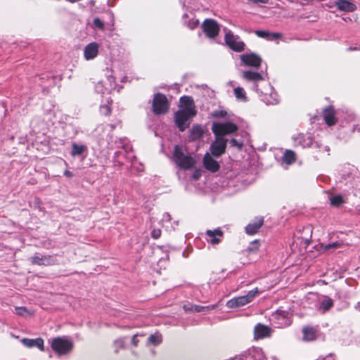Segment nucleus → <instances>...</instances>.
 <instances>
[{
	"mask_svg": "<svg viewBox=\"0 0 360 360\" xmlns=\"http://www.w3.org/2000/svg\"><path fill=\"white\" fill-rule=\"evenodd\" d=\"M64 175L65 176H67L68 178H72L73 176V174L72 172L69 171V170H65L64 172Z\"/></svg>",
	"mask_w": 360,
	"mask_h": 360,
	"instance_id": "50",
	"label": "nucleus"
},
{
	"mask_svg": "<svg viewBox=\"0 0 360 360\" xmlns=\"http://www.w3.org/2000/svg\"><path fill=\"white\" fill-rule=\"evenodd\" d=\"M257 288L250 290L247 295L234 297L227 302V307L229 308L240 307L251 302L253 299L259 294Z\"/></svg>",
	"mask_w": 360,
	"mask_h": 360,
	"instance_id": "6",
	"label": "nucleus"
},
{
	"mask_svg": "<svg viewBox=\"0 0 360 360\" xmlns=\"http://www.w3.org/2000/svg\"><path fill=\"white\" fill-rule=\"evenodd\" d=\"M73 347V342L65 337H57L51 340V348L58 355L68 354Z\"/></svg>",
	"mask_w": 360,
	"mask_h": 360,
	"instance_id": "4",
	"label": "nucleus"
},
{
	"mask_svg": "<svg viewBox=\"0 0 360 360\" xmlns=\"http://www.w3.org/2000/svg\"><path fill=\"white\" fill-rule=\"evenodd\" d=\"M234 94L238 100L245 102L247 101L246 94L243 88L236 87L234 89Z\"/></svg>",
	"mask_w": 360,
	"mask_h": 360,
	"instance_id": "28",
	"label": "nucleus"
},
{
	"mask_svg": "<svg viewBox=\"0 0 360 360\" xmlns=\"http://www.w3.org/2000/svg\"><path fill=\"white\" fill-rule=\"evenodd\" d=\"M227 139L223 137L215 136L214 141L210 146V151L213 156L220 157L226 148Z\"/></svg>",
	"mask_w": 360,
	"mask_h": 360,
	"instance_id": "9",
	"label": "nucleus"
},
{
	"mask_svg": "<svg viewBox=\"0 0 360 360\" xmlns=\"http://www.w3.org/2000/svg\"><path fill=\"white\" fill-rule=\"evenodd\" d=\"M342 243L337 241L328 245H322L323 249L326 251L330 249H337L341 248Z\"/></svg>",
	"mask_w": 360,
	"mask_h": 360,
	"instance_id": "31",
	"label": "nucleus"
},
{
	"mask_svg": "<svg viewBox=\"0 0 360 360\" xmlns=\"http://www.w3.org/2000/svg\"><path fill=\"white\" fill-rule=\"evenodd\" d=\"M172 160L176 165L184 169H190L195 165L196 160L186 150L180 146H175Z\"/></svg>",
	"mask_w": 360,
	"mask_h": 360,
	"instance_id": "3",
	"label": "nucleus"
},
{
	"mask_svg": "<svg viewBox=\"0 0 360 360\" xmlns=\"http://www.w3.org/2000/svg\"><path fill=\"white\" fill-rule=\"evenodd\" d=\"M184 309L186 311H193V308L191 307V305H184Z\"/></svg>",
	"mask_w": 360,
	"mask_h": 360,
	"instance_id": "52",
	"label": "nucleus"
},
{
	"mask_svg": "<svg viewBox=\"0 0 360 360\" xmlns=\"http://www.w3.org/2000/svg\"><path fill=\"white\" fill-rule=\"evenodd\" d=\"M21 342L27 347H37L41 351L44 350V340L41 338L29 339L23 338L21 340Z\"/></svg>",
	"mask_w": 360,
	"mask_h": 360,
	"instance_id": "19",
	"label": "nucleus"
},
{
	"mask_svg": "<svg viewBox=\"0 0 360 360\" xmlns=\"http://www.w3.org/2000/svg\"><path fill=\"white\" fill-rule=\"evenodd\" d=\"M171 220V216L169 213H165L162 218V221H169Z\"/></svg>",
	"mask_w": 360,
	"mask_h": 360,
	"instance_id": "47",
	"label": "nucleus"
},
{
	"mask_svg": "<svg viewBox=\"0 0 360 360\" xmlns=\"http://www.w3.org/2000/svg\"><path fill=\"white\" fill-rule=\"evenodd\" d=\"M271 333V328L263 324L258 323L255 327L254 335L255 339H263L269 337Z\"/></svg>",
	"mask_w": 360,
	"mask_h": 360,
	"instance_id": "17",
	"label": "nucleus"
},
{
	"mask_svg": "<svg viewBox=\"0 0 360 360\" xmlns=\"http://www.w3.org/2000/svg\"><path fill=\"white\" fill-rule=\"evenodd\" d=\"M283 161L290 165L295 161V153L291 150H286L283 156Z\"/></svg>",
	"mask_w": 360,
	"mask_h": 360,
	"instance_id": "26",
	"label": "nucleus"
},
{
	"mask_svg": "<svg viewBox=\"0 0 360 360\" xmlns=\"http://www.w3.org/2000/svg\"><path fill=\"white\" fill-rule=\"evenodd\" d=\"M264 223L262 217L257 218L255 221L250 223L245 227V231L249 235H253L256 233Z\"/></svg>",
	"mask_w": 360,
	"mask_h": 360,
	"instance_id": "20",
	"label": "nucleus"
},
{
	"mask_svg": "<svg viewBox=\"0 0 360 360\" xmlns=\"http://www.w3.org/2000/svg\"><path fill=\"white\" fill-rule=\"evenodd\" d=\"M124 340L123 338H118L114 341L113 347L115 348V352H118L120 349L124 348Z\"/></svg>",
	"mask_w": 360,
	"mask_h": 360,
	"instance_id": "33",
	"label": "nucleus"
},
{
	"mask_svg": "<svg viewBox=\"0 0 360 360\" xmlns=\"http://www.w3.org/2000/svg\"><path fill=\"white\" fill-rule=\"evenodd\" d=\"M338 9L345 12H353L356 10V4L348 0H338L335 2Z\"/></svg>",
	"mask_w": 360,
	"mask_h": 360,
	"instance_id": "18",
	"label": "nucleus"
},
{
	"mask_svg": "<svg viewBox=\"0 0 360 360\" xmlns=\"http://www.w3.org/2000/svg\"><path fill=\"white\" fill-rule=\"evenodd\" d=\"M203 132V129L200 125H193L190 131V138L193 141L198 140L202 137Z\"/></svg>",
	"mask_w": 360,
	"mask_h": 360,
	"instance_id": "24",
	"label": "nucleus"
},
{
	"mask_svg": "<svg viewBox=\"0 0 360 360\" xmlns=\"http://www.w3.org/2000/svg\"><path fill=\"white\" fill-rule=\"evenodd\" d=\"M203 165L206 169L212 172H216L219 169L218 162L213 159L209 153H206L204 155Z\"/></svg>",
	"mask_w": 360,
	"mask_h": 360,
	"instance_id": "16",
	"label": "nucleus"
},
{
	"mask_svg": "<svg viewBox=\"0 0 360 360\" xmlns=\"http://www.w3.org/2000/svg\"><path fill=\"white\" fill-rule=\"evenodd\" d=\"M248 360H266L261 352H255Z\"/></svg>",
	"mask_w": 360,
	"mask_h": 360,
	"instance_id": "36",
	"label": "nucleus"
},
{
	"mask_svg": "<svg viewBox=\"0 0 360 360\" xmlns=\"http://www.w3.org/2000/svg\"><path fill=\"white\" fill-rule=\"evenodd\" d=\"M162 231L160 229H153L151 231V237L153 239H158L161 236Z\"/></svg>",
	"mask_w": 360,
	"mask_h": 360,
	"instance_id": "41",
	"label": "nucleus"
},
{
	"mask_svg": "<svg viewBox=\"0 0 360 360\" xmlns=\"http://www.w3.org/2000/svg\"><path fill=\"white\" fill-rule=\"evenodd\" d=\"M281 37V34L278 32H269L268 40H276Z\"/></svg>",
	"mask_w": 360,
	"mask_h": 360,
	"instance_id": "42",
	"label": "nucleus"
},
{
	"mask_svg": "<svg viewBox=\"0 0 360 360\" xmlns=\"http://www.w3.org/2000/svg\"><path fill=\"white\" fill-rule=\"evenodd\" d=\"M115 80L112 76H108L105 80L98 82L96 86L95 89L98 93L100 94H108L112 89H115Z\"/></svg>",
	"mask_w": 360,
	"mask_h": 360,
	"instance_id": "10",
	"label": "nucleus"
},
{
	"mask_svg": "<svg viewBox=\"0 0 360 360\" xmlns=\"http://www.w3.org/2000/svg\"><path fill=\"white\" fill-rule=\"evenodd\" d=\"M49 257H40V255H34L30 258L32 263L38 265H46L49 264Z\"/></svg>",
	"mask_w": 360,
	"mask_h": 360,
	"instance_id": "25",
	"label": "nucleus"
},
{
	"mask_svg": "<svg viewBox=\"0 0 360 360\" xmlns=\"http://www.w3.org/2000/svg\"><path fill=\"white\" fill-rule=\"evenodd\" d=\"M227 115L226 111L225 110H215L212 112V116L214 117H225Z\"/></svg>",
	"mask_w": 360,
	"mask_h": 360,
	"instance_id": "40",
	"label": "nucleus"
},
{
	"mask_svg": "<svg viewBox=\"0 0 360 360\" xmlns=\"http://www.w3.org/2000/svg\"><path fill=\"white\" fill-rule=\"evenodd\" d=\"M204 307H205V311H210V310H212V309H215L217 307V305H215V304L208 305V306H204Z\"/></svg>",
	"mask_w": 360,
	"mask_h": 360,
	"instance_id": "49",
	"label": "nucleus"
},
{
	"mask_svg": "<svg viewBox=\"0 0 360 360\" xmlns=\"http://www.w3.org/2000/svg\"><path fill=\"white\" fill-rule=\"evenodd\" d=\"M181 109L174 114V122L181 131H184L190 124L189 119L196 115L193 101L191 97L183 96L180 99Z\"/></svg>",
	"mask_w": 360,
	"mask_h": 360,
	"instance_id": "2",
	"label": "nucleus"
},
{
	"mask_svg": "<svg viewBox=\"0 0 360 360\" xmlns=\"http://www.w3.org/2000/svg\"><path fill=\"white\" fill-rule=\"evenodd\" d=\"M225 42L231 49L236 52H241L245 49V43L240 40L238 35L233 34L231 31L226 33Z\"/></svg>",
	"mask_w": 360,
	"mask_h": 360,
	"instance_id": "8",
	"label": "nucleus"
},
{
	"mask_svg": "<svg viewBox=\"0 0 360 360\" xmlns=\"http://www.w3.org/2000/svg\"><path fill=\"white\" fill-rule=\"evenodd\" d=\"M137 336L138 335H134L132 338H131V344L136 347L138 345V343H139V340L137 339Z\"/></svg>",
	"mask_w": 360,
	"mask_h": 360,
	"instance_id": "48",
	"label": "nucleus"
},
{
	"mask_svg": "<svg viewBox=\"0 0 360 360\" xmlns=\"http://www.w3.org/2000/svg\"><path fill=\"white\" fill-rule=\"evenodd\" d=\"M206 235L208 237L207 239L208 243L212 245H217L221 241L224 233L221 229L217 228L214 230H207Z\"/></svg>",
	"mask_w": 360,
	"mask_h": 360,
	"instance_id": "15",
	"label": "nucleus"
},
{
	"mask_svg": "<svg viewBox=\"0 0 360 360\" xmlns=\"http://www.w3.org/2000/svg\"><path fill=\"white\" fill-rule=\"evenodd\" d=\"M148 341L153 345H158L162 342V335L158 333L152 334L148 337Z\"/></svg>",
	"mask_w": 360,
	"mask_h": 360,
	"instance_id": "30",
	"label": "nucleus"
},
{
	"mask_svg": "<svg viewBox=\"0 0 360 360\" xmlns=\"http://www.w3.org/2000/svg\"><path fill=\"white\" fill-rule=\"evenodd\" d=\"M312 146V141L311 139L309 137L308 138V140H307V142L306 143H304L303 144V147H310Z\"/></svg>",
	"mask_w": 360,
	"mask_h": 360,
	"instance_id": "51",
	"label": "nucleus"
},
{
	"mask_svg": "<svg viewBox=\"0 0 360 360\" xmlns=\"http://www.w3.org/2000/svg\"><path fill=\"white\" fill-rule=\"evenodd\" d=\"M169 103L167 97L162 94L154 96L153 101V111L156 115L165 114L168 111Z\"/></svg>",
	"mask_w": 360,
	"mask_h": 360,
	"instance_id": "7",
	"label": "nucleus"
},
{
	"mask_svg": "<svg viewBox=\"0 0 360 360\" xmlns=\"http://www.w3.org/2000/svg\"><path fill=\"white\" fill-rule=\"evenodd\" d=\"M241 62L245 66L259 68L262 63L261 57L255 53H247L240 56Z\"/></svg>",
	"mask_w": 360,
	"mask_h": 360,
	"instance_id": "12",
	"label": "nucleus"
},
{
	"mask_svg": "<svg viewBox=\"0 0 360 360\" xmlns=\"http://www.w3.org/2000/svg\"><path fill=\"white\" fill-rule=\"evenodd\" d=\"M230 143L232 146L237 147L238 149H241L243 147V143L238 142L236 139H232Z\"/></svg>",
	"mask_w": 360,
	"mask_h": 360,
	"instance_id": "43",
	"label": "nucleus"
},
{
	"mask_svg": "<svg viewBox=\"0 0 360 360\" xmlns=\"http://www.w3.org/2000/svg\"><path fill=\"white\" fill-rule=\"evenodd\" d=\"M191 307L193 308V311H196V312H201V311H205L204 306L191 304Z\"/></svg>",
	"mask_w": 360,
	"mask_h": 360,
	"instance_id": "44",
	"label": "nucleus"
},
{
	"mask_svg": "<svg viewBox=\"0 0 360 360\" xmlns=\"http://www.w3.org/2000/svg\"><path fill=\"white\" fill-rule=\"evenodd\" d=\"M99 45L96 42L87 44L84 49V57L86 60L95 58L98 54Z\"/></svg>",
	"mask_w": 360,
	"mask_h": 360,
	"instance_id": "14",
	"label": "nucleus"
},
{
	"mask_svg": "<svg viewBox=\"0 0 360 360\" xmlns=\"http://www.w3.org/2000/svg\"><path fill=\"white\" fill-rule=\"evenodd\" d=\"M187 17L188 16L186 14L184 15V24L186 26H187L190 30H194L199 25V20L195 18H192L187 21Z\"/></svg>",
	"mask_w": 360,
	"mask_h": 360,
	"instance_id": "27",
	"label": "nucleus"
},
{
	"mask_svg": "<svg viewBox=\"0 0 360 360\" xmlns=\"http://www.w3.org/2000/svg\"><path fill=\"white\" fill-rule=\"evenodd\" d=\"M201 176V170L195 169L194 173L192 175V178L193 180H198Z\"/></svg>",
	"mask_w": 360,
	"mask_h": 360,
	"instance_id": "45",
	"label": "nucleus"
},
{
	"mask_svg": "<svg viewBox=\"0 0 360 360\" xmlns=\"http://www.w3.org/2000/svg\"><path fill=\"white\" fill-rule=\"evenodd\" d=\"M323 118L328 126L334 125L336 122L334 109L331 107L326 108L323 111Z\"/></svg>",
	"mask_w": 360,
	"mask_h": 360,
	"instance_id": "21",
	"label": "nucleus"
},
{
	"mask_svg": "<svg viewBox=\"0 0 360 360\" xmlns=\"http://www.w3.org/2000/svg\"><path fill=\"white\" fill-rule=\"evenodd\" d=\"M93 23L96 28L101 30L104 29V23L98 18H94Z\"/></svg>",
	"mask_w": 360,
	"mask_h": 360,
	"instance_id": "37",
	"label": "nucleus"
},
{
	"mask_svg": "<svg viewBox=\"0 0 360 360\" xmlns=\"http://www.w3.org/2000/svg\"><path fill=\"white\" fill-rule=\"evenodd\" d=\"M238 129V126L231 122H215L212 124V131L215 136L223 137L233 134Z\"/></svg>",
	"mask_w": 360,
	"mask_h": 360,
	"instance_id": "5",
	"label": "nucleus"
},
{
	"mask_svg": "<svg viewBox=\"0 0 360 360\" xmlns=\"http://www.w3.org/2000/svg\"><path fill=\"white\" fill-rule=\"evenodd\" d=\"M269 31L267 30H256L255 31V34L259 37H261V38H264V39H266L268 38V35H269Z\"/></svg>",
	"mask_w": 360,
	"mask_h": 360,
	"instance_id": "38",
	"label": "nucleus"
},
{
	"mask_svg": "<svg viewBox=\"0 0 360 360\" xmlns=\"http://www.w3.org/2000/svg\"><path fill=\"white\" fill-rule=\"evenodd\" d=\"M330 201L333 205L338 206L343 202V198L341 195H334L330 198Z\"/></svg>",
	"mask_w": 360,
	"mask_h": 360,
	"instance_id": "34",
	"label": "nucleus"
},
{
	"mask_svg": "<svg viewBox=\"0 0 360 360\" xmlns=\"http://www.w3.org/2000/svg\"><path fill=\"white\" fill-rule=\"evenodd\" d=\"M333 306V301L332 299L326 297L320 304L321 309H323V311H326L329 310Z\"/></svg>",
	"mask_w": 360,
	"mask_h": 360,
	"instance_id": "29",
	"label": "nucleus"
},
{
	"mask_svg": "<svg viewBox=\"0 0 360 360\" xmlns=\"http://www.w3.org/2000/svg\"><path fill=\"white\" fill-rule=\"evenodd\" d=\"M273 318L276 320L278 327H285L290 325V314L284 310H277L273 315Z\"/></svg>",
	"mask_w": 360,
	"mask_h": 360,
	"instance_id": "13",
	"label": "nucleus"
},
{
	"mask_svg": "<svg viewBox=\"0 0 360 360\" xmlns=\"http://www.w3.org/2000/svg\"><path fill=\"white\" fill-rule=\"evenodd\" d=\"M316 329L311 326H306L302 329L303 340L305 341H312L316 338Z\"/></svg>",
	"mask_w": 360,
	"mask_h": 360,
	"instance_id": "22",
	"label": "nucleus"
},
{
	"mask_svg": "<svg viewBox=\"0 0 360 360\" xmlns=\"http://www.w3.org/2000/svg\"><path fill=\"white\" fill-rule=\"evenodd\" d=\"M259 240H255L252 241V243H250V245L248 248V251L250 253H255L259 250Z\"/></svg>",
	"mask_w": 360,
	"mask_h": 360,
	"instance_id": "32",
	"label": "nucleus"
},
{
	"mask_svg": "<svg viewBox=\"0 0 360 360\" xmlns=\"http://www.w3.org/2000/svg\"><path fill=\"white\" fill-rule=\"evenodd\" d=\"M100 111L101 114L108 115L110 114L111 110L108 105H103L101 106Z\"/></svg>",
	"mask_w": 360,
	"mask_h": 360,
	"instance_id": "39",
	"label": "nucleus"
},
{
	"mask_svg": "<svg viewBox=\"0 0 360 360\" xmlns=\"http://www.w3.org/2000/svg\"><path fill=\"white\" fill-rule=\"evenodd\" d=\"M356 48H352V47L348 48V50H349V51L356 50Z\"/></svg>",
	"mask_w": 360,
	"mask_h": 360,
	"instance_id": "54",
	"label": "nucleus"
},
{
	"mask_svg": "<svg viewBox=\"0 0 360 360\" xmlns=\"http://www.w3.org/2000/svg\"><path fill=\"white\" fill-rule=\"evenodd\" d=\"M249 3H252L255 4H267L269 0H247Z\"/></svg>",
	"mask_w": 360,
	"mask_h": 360,
	"instance_id": "46",
	"label": "nucleus"
},
{
	"mask_svg": "<svg viewBox=\"0 0 360 360\" xmlns=\"http://www.w3.org/2000/svg\"><path fill=\"white\" fill-rule=\"evenodd\" d=\"M243 77L247 81H252L255 83V89L261 94L262 100L266 105H275L278 103V94L269 83L264 82V86L259 85L258 82L264 80L260 73L247 70L243 72Z\"/></svg>",
	"mask_w": 360,
	"mask_h": 360,
	"instance_id": "1",
	"label": "nucleus"
},
{
	"mask_svg": "<svg viewBox=\"0 0 360 360\" xmlns=\"http://www.w3.org/2000/svg\"><path fill=\"white\" fill-rule=\"evenodd\" d=\"M15 313L22 316H26L27 315H30L29 311L27 309V308L24 307H18L15 309Z\"/></svg>",
	"mask_w": 360,
	"mask_h": 360,
	"instance_id": "35",
	"label": "nucleus"
},
{
	"mask_svg": "<svg viewBox=\"0 0 360 360\" xmlns=\"http://www.w3.org/2000/svg\"><path fill=\"white\" fill-rule=\"evenodd\" d=\"M203 32L209 38L216 37L219 31V27L217 22L212 19H207L204 21L202 25Z\"/></svg>",
	"mask_w": 360,
	"mask_h": 360,
	"instance_id": "11",
	"label": "nucleus"
},
{
	"mask_svg": "<svg viewBox=\"0 0 360 360\" xmlns=\"http://www.w3.org/2000/svg\"><path fill=\"white\" fill-rule=\"evenodd\" d=\"M326 151H328L329 150V148L328 146H326Z\"/></svg>",
	"mask_w": 360,
	"mask_h": 360,
	"instance_id": "55",
	"label": "nucleus"
},
{
	"mask_svg": "<svg viewBox=\"0 0 360 360\" xmlns=\"http://www.w3.org/2000/svg\"><path fill=\"white\" fill-rule=\"evenodd\" d=\"M87 152V146L83 144L72 143V150L70 155L72 157H77L83 155Z\"/></svg>",
	"mask_w": 360,
	"mask_h": 360,
	"instance_id": "23",
	"label": "nucleus"
},
{
	"mask_svg": "<svg viewBox=\"0 0 360 360\" xmlns=\"http://www.w3.org/2000/svg\"><path fill=\"white\" fill-rule=\"evenodd\" d=\"M303 1L305 2V4H309V3L312 2L314 0H303Z\"/></svg>",
	"mask_w": 360,
	"mask_h": 360,
	"instance_id": "53",
	"label": "nucleus"
}]
</instances>
